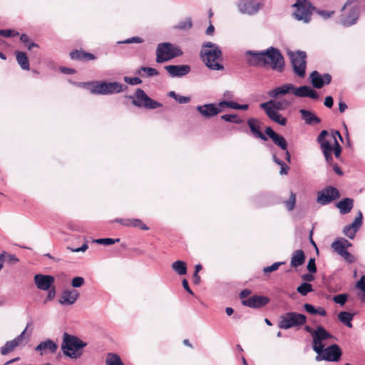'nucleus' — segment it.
Wrapping results in <instances>:
<instances>
[{
	"label": "nucleus",
	"instance_id": "f257e3e1",
	"mask_svg": "<svg viewBox=\"0 0 365 365\" xmlns=\"http://www.w3.org/2000/svg\"><path fill=\"white\" fill-rule=\"evenodd\" d=\"M248 53L251 55L249 63L252 66H269L279 72L284 71V58L277 48L270 47L264 51H248Z\"/></svg>",
	"mask_w": 365,
	"mask_h": 365
},
{
	"label": "nucleus",
	"instance_id": "f03ea898",
	"mask_svg": "<svg viewBox=\"0 0 365 365\" xmlns=\"http://www.w3.org/2000/svg\"><path fill=\"white\" fill-rule=\"evenodd\" d=\"M200 56L202 61L210 69L223 70L222 51L216 44L211 42L203 44Z\"/></svg>",
	"mask_w": 365,
	"mask_h": 365
},
{
	"label": "nucleus",
	"instance_id": "7ed1b4c3",
	"mask_svg": "<svg viewBox=\"0 0 365 365\" xmlns=\"http://www.w3.org/2000/svg\"><path fill=\"white\" fill-rule=\"evenodd\" d=\"M86 343L76 336L71 335L66 332L63 334L61 349L66 356L76 359L80 358L83 353V349Z\"/></svg>",
	"mask_w": 365,
	"mask_h": 365
},
{
	"label": "nucleus",
	"instance_id": "20e7f679",
	"mask_svg": "<svg viewBox=\"0 0 365 365\" xmlns=\"http://www.w3.org/2000/svg\"><path fill=\"white\" fill-rule=\"evenodd\" d=\"M290 105V102L287 101H276L270 100L267 102L262 103L259 107L264 110L267 117L274 123L280 125H286L287 119L283 117L279 113V110H284Z\"/></svg>",
	"mask_w": 365,
	"mask_h": 365
},
{
	"label": "nucleus",
	"instance_id": "39448f33",
	"mask_svg": "<svg viewBox=\"0 0 365 365\" xmlns=\"http://www.w3.org/2000/svg\"><path fill=\"white\" fill-rule=\"evenodd\" d=\"M79 85L95 95H110L123 91V85L118 82L92 81L81 83Z\"/></svg>",
	"mask_w": 365,
	"mask_h": 365
},
{
	"label": "nucleus",
	"instance_id": "423d86ee",
	"mask_svg": "<svg viewBox=\"0 0 365 365\" xmlns=\"http://www.w3.org/2000/svg\"><path fill=\"white\" fill-rule=\"evenodd\" d=\"M182 54L179 47L170 43H159L156 48V62L163 63Z\"/></svg>",
	"mask_w": 365,
	"mask_h": 365
},
{
	"label": "nucleus",
	"instance_id": "0eeeda50",
	"mask_svg": "<svg viewBox=\"0 0 365 365\" xmlns=\"http://www.w3.org/2000/svg\"><path fill=\"white\" fill-rule=\"evenodd\" d=\"M307 322V317L297 312H287L280 317L278 327L282 329H289L295 327H300Z\"/></svg>",
	"mask_w": 365,
	"mask_h": 365
},
{
	"label": "nucleus",
	"instance_id": "6e6552de",
	"mask_svg": "<svg viewBox=\"0 0 365 365\" xmlns=\"http://www.w3.org/2000/svg\"><path fill=\"white\" fill-rule=\"evenodd\" d=\"M354 1V0H347L341 9L340 21L344 26H349L354 24L359 18V6L351 5Z\"/></svg>",
	"mask_w": 365,
	"mask_h": 365
},
{
	"label": "nucleus",
	"instance_id": "1a4fd4ad",
	"mask_svg": "<svg viewBox=\"0 0 365 365\" xmlns=\"http://www.w3.org/2000/svg\"><path fill=\"white\" fill-rule=\"evenodd\" d=\"M129 98L132 99V103L134 106L139 108L155 109L162 106L160 103L150 98L141 88H137L135 96H130Z\"/></svg>",
	"mask_w": 365,
	"mask_h": 365
},
{
	"label": "nucleus",
	"instance_id": "9d476101",
	"mask_svg": "<svg viewBox=\"0 0 365 365\" xmlns=\"http://www.w3.org/2000/svg\"><path fill=\"white\" fill-rule=\"evenodd\" d=\"M293 6L296 8L294 16L297 20L303 21L305 23L310 21L311 15L314 8L308 0H297Z\"/></svg>",
	"mask_w": 365,
	"mask_h": 365
},
{
	"label": "nucleus",
	"instance_id": "9b49d317",
	"mask_svg": "<svg viewBox=\"0 0 365 365\" xmlns=\"http://www.w3.org/2000/svg\"><path fill=\"white\" fill-rule=\"evenodd\" d=\"M289 56L294 72L300 78L304 77L307 66L306 53L304 51L291 52L289 53Z\"/></svg>",
	"mask_w": 365,
	"mask_h": 365
},
{
	"label": "nucleus",
	"instance_id": "f8f14e48",
	"mask_svg": "<svg viewBox=\"0 0 365 365\" xmlns=\"http://www.w3.org/2000/svg\"><path fill=\"white\" fill-rule=\"evenodd\" d=\"M329 135L326 130H323L320 132L317 137V142L320 145L321 150L323 153L324 158L329 165L332 164V156H331V138L330 140L326 139Z\"/></svg>",
	"mask_w": 365,
	"mask_h": 365
},
{
	"label": "nucleus",
	"instance_id": "ddd939ff",
	"mask_svg": "<svg viewBox=\"0 0 365 365\" xmlns=\"http://www.w3.org/2000/svg\"><path fill=\"white\" fill-rule=\"evenodd\" d=\"M313 349L316 353H320L324 345L322 341L332 338V335L323 327H317L313 332Z\"/></svg>",
	"mask_w": 365,
	"mask_h": 365
},
{
	"label": "nucleus",
	"instance_id": "4468645a",
	"mask_svg": "<svg viewBox=\"0 0 365 365\" xmlns=\"http://www.w3.org/2000/svg\"><path fill=\"white\" fill-rule=\"evenodd\" d=\"M340 197L339 191L334 187L328 186L317 194V202L320 205H327Z\"/></svg>",
	"mask_w": 365,
	"mask_h": 365
},
{
	"label": "nucleus",
	"instance_id": "2eb2a0df",
	"mask_svg": "<svg viewBox=\"0 0 365 365\" xmlns=\"http://www.w3.org/2000/svg\"><path fill=\"white\" fill-rule=\"evenodd\" d=\"M322 359L329 361H337L341 356V351L337 344H332L327 348H322L320 353H317Z\"/></svg>",
	"mask_w": 365,
	"mask_h": 365
},
{
	"label": "nucleus",
	"instance_id": "dca6fc26",
	"mask_svg": "<svg viewBox=\"0 0 365 365\" xmlns=\"http://www.w3.org/2000/svg\"><path fill=\"white\" fill-rule=\"evenodd\" d=\"M225 107H221L220 103L217 104L208 103L202 106H197V111L205 118H210L221 113Z\"/></svg>",
	"mask_w": 365,
	"mask_h": 365
},
{
	"label": "nucleus",
	"instance_id": "f3484780",
	"mask_svg": "<svg viewBox=\"0 0 365 365\" xmlns=\"http://www.w3.org/2000/svg\"><path fill=\"white\" fill-rule=\"evenodd\" d=\"M55 279L51 275L38 274L34 276V282L38 289L48 290L53 285Z\"/></svg>",
	"mask_w": 365,
	"mask_h": 365
},
{
	"label": "nucleus",
	"instance_id": "a211bd4d",
	"mask_svg": "<svg viewBox=\"0 0 365 365\" xmlns=\"http://www.w3.org/2000/svg\"><path fill=\"white\" fill-rule=\"evenodd\" d=\"M247 123L253 136L263 141L268 140L267 137L261 130L262 122L259 119L250 118L247 120Z\"/></svg>",
	"mask_w": 365,
	"mask_h": 365
},
{
	"label": "nucleus",
	"instance_id": "6ab92c4d",
	"mask_svg": "<svg viewBox=\"0 0 365 365\" xmlns=\"http://www.w3.org/2000/svg\"><path fill=\"white\" fill-rule=\"evenodd\" d=\"M269 299L267 297L254 295L247 299L242 300V304L250 308H261L268 304Z\"/></svg>",
	"mask_w": 365,
	"mask_h": 365
},
{
	"label": "nucleus",
	"instance_id": "aec40b11",
	"mask_svg": "<svg viewBox=\"0 0 365 365\" xmlns=\"http://www.w3.org/2000/svg\"><path fill=\"white\" fill-rule=\"evenodd\" d=\"M362 213L359 212L358 216L356 217L354 222L344 227L343 232L350 239H354L356 232L362 224Z\"/></svg>",
	"mask_w": 365,
	"mask_h": 365
},
{
	"label": "nucleus",
	"instance_id": "412c9836",
	"mask_svg": "<svg viewBox=\"0 0 365 365\" xmlns=\"http://www.w3.org/2000/svg\"><path fill=\"white\" fill-rule=\"evenodd\" d=\"M29 327L27 325L26 328L22 331V333L17 336L15 339L11 341H9L6 342L4 346L1 348V354L2 355H6L9 353L13 351L17 346H19L23 341L24 336L26 331V329Z\"/></svg>",
	"mask_w": 365,
	"mask_h": 365
},
{
	"label": "nucleus",
	"instance_id": "4be33fe9",
	"mask_svg": "<svg viewBox=\"0 0 365 365\" xmlns=\"http://www.w3.org/2000/svg\"><path fill=\"white\" fill-rule=\"evenodd\" d=\"M164 68L172 77L183 76L190 71V67L188 65H168Z\"/></svg>",
	"mask_w": 365,
	"mask_h": 365
},
{
	"label": "nucleus",
	"instance_id": "5701e85b",
	"mask_svg": "<svg viewBox=\"0 0 365 365\" xmlns=\"http://www.w3.org/2000/svg\"><path fill=\"white\" fill-rule=\"evenodd\" d=\"M79 297V293L75 289H66L61 293L59 303L63 305H71L76 302Z\"/></svg>",
	"mask_w": 365,
	"mask_h": 365
},
{
	"label": "nucleus",
	"instance_id": "b1692460",
	"mask_svg": "<svg viewBox=\"0 0 365 365\" xmlns=\"http://www.w3.org/2000/svg\"><path fill=\"white\" fill-rule=\"evenodd\" d=\"M266 135H267L273 141V143L279 147L283 150H287V143L286 139L282 136L274 132L271 127H267L264 130Z\"/></svg>",
	"mask_w": 365,
	"mask_h": 365
},
{
	"label": "nucleus",
	"instance_id": "393cba45",
	"mask_svg": "<svg viewBox=\"0 0 365 365\" xmlns=\"http://www.w3.org/2000/svg\"><path fill=\"white\" fill-rule=\"evenodd\" d=\"M113 222L120 223L126 227H138L142 230H148L149 227L140 219L137 218H121L115 219Z\"/></svg>",
	"mask_w": 365,
	"mask_h": 365
},
{
	"label": "nucleus",
	"instance_id": "a878e982",
	"mask_svg": "<svg viewBox=\"0 0 365 365\" xmlns=\"http://www.w3.org/2000/svg\"><path fill=\"white\" fill-rule=\"evenodd\" d=\"M293 93L298 97H309L312 99H318V93L308 86H302L293 90Z\"/></svg>",
	"mask_w": 365,
	"mask_h": 365
},
{
	"label": "nucleus",
	"instance_id": "bb28decb",
	"mask_svg": "<svg viewBox=\"0 0 365 365\" xmlns=\"http://www.w3.org/2000/svg\"><path fill=\"white\" fill-rule=\"evenodd\" d=\"M331 153H334L336 158H339L341 153V147L337 141L339 138L341 141L343 140L341 133L338 130H332L331 133Z\"/></svg>",
	"mask_w": 365,
	"mask_h": 365
},
{
	"label": "nucleus",
	"instance_id": "cd10ccee",
	"mask_svg": "<svg viewBox=\"0 0 365 365\" xmlns=\"http://www.w3.org/2000/svg\"><path fill=\"white\" fill-rule=\"evenodd\" d=\"M57 345L51 339L41 341L36 348V351H39L41 355H43L48 351L50 353H55L57 350Z\"/></svg>",
	"mask_w": 365,
	"mask_h": 365
},
{
	"label": "nucleus",
	"instance_id": "c85d7f7f",
	"mask_svg": "<svg viewBox=\"0 0 365 365\" xmlns=\"http://www.w3.org/2000/svg\"><path fill=\"white\" fill-rule=\"evenodd\" d=\"M293 90H294V86L292 83H287L269 91L267 94L269 97L277 98L279 96L285 95L291 91L293 92Z\"/></svg>",
	"mask_w": 365,
	"mask_h": 365
},
{
	"label": "nucleus",
	"instance_id": "c756f323",
	"mask_svg": "<svg viewBox=\"0 0 365 365\" xmlns=\"http://www.w3.org/2000/svg\"><path fill=\"white\" fill-rule=\"evenodd\" d=\"M70 57L73 60L88 61L96 59V56L91 53L83 50H75L70 53Z\"/></svg>",
	"mask_w": 365,
	"mask_h": 365
},
{
	"label": "nucleus",
	"instance_id": "7c9ffc66",
	"mask_svg": "<svg viewBox=\"0 0 365 365\" xmlns=\"http://www.w3.org/2000/svg\"><path fill=\"white\" fill-rule=\"evenodd\" d=\"M354 206V200L346 197L336 204V207L339 210L341 215H346L351 212Z\"/></svg>",
	"mask_w": 365,
	"mask_h": 365
},
{
	"label": "nucleus",
	"instance_id": "2f4dec72",
	"mask_svg": "<svg viewBox=\"0 0 365 365\" xmlns=\"http://www.w3.org/2000/svg\"><path fill=\"white\" fill-rule=\"evenodd\" d=\"M302 118L304 120L305 123L312 125V124H318L321 122V119L317 117L313 113L309 110L301 109L299 110Z\"/></svg>",
	"mask_w": 365,
	"mask_h": 365
},
{
	"label": "nucleus",
	"instance_id": "473e14b6",
	"mask_svg": "<svg viewBox=\"0 0 365 365\" xmlns=\"http://www.w3.org/2000/svg\"><path fill=\"white\" fill-rule=\"evenodd\" d=\"M305 261V255L302 250H297L293 252L290 264L292 267L302 265Z\"/></svg>",
	"mask_w": 365,
	"mask_h": 365
},
{
	"label": "nucleus",
	"instance_id": "72a5a7b5",
	"mask_svg": "<svg viewBox=\"0 0 365 365\" xmlns=\"http://www.w3.org/2000/svg\"><path fill=\"white\" fill-rule=\"evenodd\" d=\"M16 58L18 63L23 70L29 71L30 69V65L29 58L24 52L16 51Z\"/></svg>",
	"mask_w": 365,
	"mask_h": 365
},
{
	"label": "nucleus",
	"instance_id": "f704fd0d",
	"mask_svg": "<svg viewBox=\"0 0 365 365\" xmlns=\"http://www.w3.org/2000/svg\"><path fill=\"white\" fill-rule=\"evenodd\" d=\"M171 267L173 270L178 275H185L187 274V267L186 262L180 260L174 262Z\"/></svg>",
	"mask_w": 365,
	"mask_h": 365
},
{
	"label": "nucleus",
	"instance_id": "c9c22d12",
	"mask_svg": "<svg viewBox=\"0 0 365 365\" xmlns=\"http://www.w3.org/2000/svg\"><path fill=\"white\" fill-rule=\"evenodd\" d=\"M311 81L312 86L316 88H321L324 86L323 78L322 76L319 74V73L317 71H313L311 75Z\"/></svg>",
	"mask_w": 365,
	"mask_h": 365
},
{
	"label": "nucleus",
	"instance_id": "e433bc0d",
	"mask_svg": "<svg viewBox=\"0 0 365 365\" xmlns=\"http://www.w3.org/2000/svg\"><path fill=\"white\" fill-rule=\"evenodd\" d=\"M353 317L354 314L347 312H341L338 314V319H339V321L349 328L352 327L351 321L353 319Z\"/></svg>",
	"mask_w": 365,
	"mask_h": 365
},
{
	"label": "nucleus",
	"instance_id": "4c0bfd02",
	"mask_svg": "<svg viewBox=\"0 0 365 365\" xmlns=\"http://www.w3.org/2000/svg\"><path fill=\"white\" fill-rule=\"evenodd\" d=\"M220 106L221 107H227V108H233V109L242 110H246L249 108V106L247 104L240 105L236 102L225 101L220 102Z\"/></svg>",
	"mask_w": 365,
	"mask_h": 365
},
{
	"label": "nucleus",
	"instance_id": "58836bf2",
	"mask_svg": "<svg viewBox=\"0 0 365 365\" xmlns=\"http://www.w3.org/2000/svg\"><path fill=\"white\" fill-rule=\"evenodd\" d=\"M106 365H123L120 357L114 353H109L106 359Z\"/></svg>",
	"mask_w": 365,
	"mask_h": 365
},
{
	"label": "nucleus",
	"instance_id": "ea45409f",
	"mask_svg": "<svg viewBox=\"0 0 365 365\" xmlns=\"http://www.w3.org/2000/svg\"><path fill=\"white\" fill-rule=\"evenodd\" d=\"M137 73L141 76H146L148 77L158 76L159 72L153 68L142 66L138 71Z\"/></svg>",
	"mask_w": 365,
	"mask_h": 365
},
{
	"label": "nucleus",
	"instance_id": "a19ab883",
	"mask_svg": "<svg viewBox=\"0 0 365 365\" xmlns=\"http://www.w3.org/2000/svg\"><path fill=\"white\" fill-rule=\"evenodd\" d=\"M239 8L241 12L251 14L257 11V9H254L252 3L250 1L244 2L239 5Z\"/></svg>",
	"mask_w": 365,
	"mask_h": 365
},
{
	"label": "nucleus",
	"instance_id": "79ce46f5",
	"mask_svg": "<svg viewBox=\"0 0 365 365\" xmlns=\"http://www.w3.org/2000/svg\"><path fill=\"white\" fill-rule=\"evenodd\" d=\"M331 247L334 249V250L339 254V255H342L344 252H346V250L344 248L342 242L341 240H336L331 243Z\"/></svg>",
	"mask_w": 365,
	"mask_h": 365
},
{
	"label": "nucleus",
	"instance_id": "37998d69",
	"mask_svg": "<svg viewBox=\"0 0 365 365\" xmlns=\"http://www.w3.org/2000/svg\"><path fill=\"white\" fill-rule=\"evenodd\" d=\"M297 292L302 296H306L309 292H312V286L311 284L307 282H303L297 289Z\"/></svg>",
	"mask_w": 365,
	"mask_h": 365
},
{
	"label": "nucleus",
	"instance_id": "c03bdc74",
	"mask_svg": "<svg viewBox=\"0 0 365 365\" xmlns=\"http://www.w3.org/2000/svg\"><path fill=\"white\" fill-rule=\"evenodd\" d=\"M221 118L227 122L235 123L236 124H241L243 123V120L240 118L237 115H223Z\"/></svg>",
	"mask_w": 365,
	"mask_h": 365
},
{
	"label": "nucleus",
	"instance_id": "a18cd8bd",
	"mask_svg": "<svg viewBox=\"0 0 365 365\" xmlns=\"http://www.w3.org/2000/svg\"><path fill=\"white\" fill-rule=\"evenodd\" d=\"M296 203V195L293 192H290L289 197L284 202L285 206L289 211L294 210Z\"/></svg>",
	"mask_w": 365,
	"mask_h": 365
},
{
	"label": "nucleus",
	"instance_id": "49530a36",
	"mask_svg": "<svg viewBox=\"0 0 365 365\" xmlns=\"http://www.w3.org/2000/svg\"><path fill=\"white\" fill-rule=\"evenodd\" d=\"M192 26L190 18H187L185 21L179 22L175 27L180 30H187Z\"/></svg>",
	"mask_w": 365,
	"mask_h": 365
},
{
	"label": "nucleus",
	"instance_id": "de8ad7c7",
	"mask_svg": "<svg viewBox=\"0 0 365 365\" xmlns=\"http://www.w3.org/2000/svg\"><path fill=\"white\" fill-rule=\"evenodd\" d=\"M0 35L9 38L12 36H17L19 35V33L13 29H0Z\"/></svg>",
	"mask_w": 365,
	"mask_h": 365
},
{
	"label": "nucleus",
	"instance_id": "09e8293b",
	"mask_svg": "<svg viewBox=\"0 0 365 365\" xmlns=\"http://www.w3.org/2000/svg\"><path fill=\"white\" fill-rule=\"evenodd\" d=\"M120 240L118 238L115 240H113L112 238H101L96 240L94 242L101 245H110L114 244L115 242H118Z\"/></svg>",
	"mask_w": 365,
	"mask_h": 365
},
{
	"label": "nucleus",
	"instance_id": "8fccbe9b",
	"mask_svg": "<svg viewBox=\"0 0 365 365\" xmlns=\"http://www.w3.org/2000/svg\"><path fill=\"white\" fill-rule=\"evenodd\" d=\"M348 298V295L346 294H340L334 297L333 300L335 303L344 305Z\"/></svg>",
	"mask_w": 365,
	"mask_h": 365
},
{
	"label": "nucleus",
	"instance_id": "3c124183",
	"mask_svg": "<svg viewBox=\"0 0 365 365\" xmlns=\"http://www.w3.org/2000/svg\"><path fill=\"white\" fill-rule=\"evenodd\" d=\"M284 264V262H275L272 264L271 266L265 267L263 269V272L264 274L270 273L272 272L276 271L279 269L281 264Z\"/></svg>",
	"mask_w": 365,
	"mask_h": 365
},
{
	"label": "nucleus",
	"instance_id": "603ef678",
	"mask_svg": "<svg viewBox=\"0 0 365 365\" xmlns=\"http://www.w3.org/2000/svg\"><path fill=\"white\" fill-rule=\"evenodd\" d=\"M124 81L130 85H138L142 83V80L138 77H124Z\"/></svg>",
	"mask_w": 365,
	"mask_h": 365
},
{
	"label": "nucleus",
	"instance_id": "864d4df0",
	"mask_svg": "<svg viewBox=\"0 0 365 365\" xmlns=\"http://www.w3.org/2000/svg\"><path fill=\"white\" fill-rule=\"evenodd\" d=\"M357 288L361 289L363 292L362 294V300L365 301V276H362L360 280L357 282L356 284Z\"/></svg>",
	"mask_w": 365,
	"mask_h": 365
},
{
	"label": "nucleus",
	"instance_id": "5fc2aeb1",
	"mask_svg": "<svg viewBox=\"0 0 365 365\" xmlns=\"http://www.w3.org/2000/svg\"><path fill=\"white\" fill-rule=\"evenodd\" d=\"M307 270L312 274L317 272V266L315 264L314 258L309 259L307 266Z\"/></svg>",
	"mask_w": 365,
	"mask_h": 365
},
{
	"label": "nucleus",
	"instance_id": "6e6d98bb",
	"mask_svg": "<svg viewBox=\"0 0 365 365\" xmlns=\"http://www.w3.org/2000/svg\"><path fill=\"white\" fill-rule=\"evenodd\" d=\"M84 279L81 277H76L72 279L71 285L73 287H80L84 284Z\"/></svg>",
	"mask_w": 365,
	"mask_h": 365
},
{
	"label": "nucleus",
	"instance_id": "4d7b16f0",
	"mask_svg": "<svg viewBox=\"0 0 365 365\" xmlns=\"http://www.w3.org/2000/svg\"><path fill=\"white\" fill-rule=\"evenodd\" d=\"M341 256L349 263H353L355 262V257L348 251L344 252V254Z\"/></svg>",
	"mask_w": 365,
	"mask_h": 365
},
{
	"label": "nucleus",
	"instance_id": "13d9d810",
	"mask_svg": "<svg viewBox=\"0 0 365 365\" xmlns=\"http://www.w3.org/2000/svg\"><path fill=\"white\" fill-rule=\"evenodd\" d=\"M143 42V40L141 38L136 36V37H132V38H128L125 41H124L123 43H140Z\"/></svg>",
	"mask_w": 365,
	"mask_h": 365
},
{
	"label": "nucleus",
	"instance_id": "bf43d9fd",
	"mask_svg": "<svg viewBox=\"0 0 365 365\" xmlns=\"http://www.w3.org/2000/svg\"><path fill=\"white\" fill-rule=\"evenodd\" d=\"M304 308L307 312H309L312 314H317L316 308L314 306H312V304H305L304 305Z\"/></svg>",
	"mask_w": 365,
	"mask_h": 365
},
{
	"label": "nucleus",
	"instance_id": "052dcab7",
	"mask_svg": "<svg viewBox=\"0 0 365 365\" xmlns=\"http://www.w3.org/2000/svg\"><path fill=\"white\" fill-rule=\"evenodd\" d=\"M250 294H251V291L247 289H243L242 291L240 292L239 296H240V299L242 301V300L247 299L246 298Z\"/></svg>",
	"mask_w": 365,
	"mask_h": 365
},
{
	"label": "nucleus",
	"instance_id": "680f3d73",
	"mask_svg": "<svg viewBox=\"0 0 365 365\" xmlns=\"http://www.w3.org/2000/svg\"><path fill=\"white\" fill-rule=\"evenodd\" d=\"M48 293L47 295V299L48 300H52L55 296H56V289L55 287L53 285L50 289L48 290Z\"/></svg>",
	"mask_w": 365,
	"mask_h": 365
},
{
	"label": "nucleus",
	"instance_id": "e2e57ef3",
	"mask_svg": "<svg viewBox=\"0 0 365 365\" xmlns=\"http://www.w3.org/2000/svg\"><path fill=\"white\" fill-rule=\"evenodd\" d=\"M317 13L324 19H328L334 14V11H317Z\"/></svg>",
	"mask_w": 365,
	"mask_h": 365
},
{
	"label": "nucleus",
	"instance_id": "0e129e2a",
	"mask_svg": "<svg viewBox=\"0 0 365 365\" xmlns=\"http://www.w3.org/2000/svg\"><path fill=\"white\" fill-rule=\"evenodd\" d=\"M179 103H187L190 101V98L187 96H182L178 95V97L175 100Z\"/></svg>",
	"mask_w": 365,
	"mask_h": 365
},
{
	"label": "nucleus",
	"instance_id": "69168bd1",
	"mask_svg": "<svg viewBox=\"0 0 365 365\" xmlns=\"http://www.w3.org/2000/svg\"><path fill=\"white\" fill-rule=\"evenodd\" d=\"M182 287L183 288L190 294L193 295V292L190 289V287H189V284H188V282L186 279H183L182 281Z\"/></svg>",
	"mask_w": 365,
	"mask_h": 365
},
{
	"label": "nucleus",
	"instance_id": "338daca9",
	"mask_svg": "<svg viewBox=\"0 0 365 365\" xmlns=\"http://www.w3.org/2000/svg\"><path fill=\"white\" fill-rule=\"evenodd\" d=\"M334 103V101L331 96H327L324 99V106L328 108H331Z\"/></svg>",
	"mask_w": 365,
	"mask_h": 365
},
{
	"label": "nucleus",
	"instance_id": "774afa93",
	"mask_svg": "<svg viewBox=\"0 0 365 365\" xmlns=\"http://www.w3.org/2000/svg\"><path fill=\"white\" fill-rule=\"evenodd\" d=\"M281 167V170L279 171L280 175H287L288 173V171L289 170V167L284 163Z\"/></svg>",
	"mask_w": 365,
	"mask_h": 365
}]
</instances>
